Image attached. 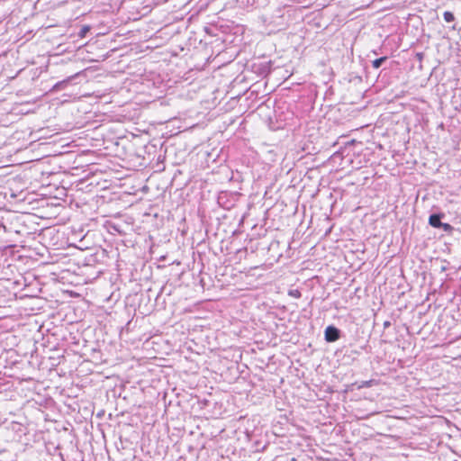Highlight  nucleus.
<instances>
[{
  "instance_id": "5",
  "label": "nucleus",
  "mask_w": 461,
  "mask_h": 461,
  "mask_svg": "<svg viewBox=\"0 0 461 461\" xmlns=\"http://www.w3.org/2000/svg\"><path fill=\"white\" fill-rule=\"evenodd\" d=\"M443 18L447 23H452L455 20L454 14L449 11L444 12Z\"/></svg>"
},
{
  "instance_id": "10",
  "label": "nucleus",
  "mask_w": 461,
  "mask_h": 461,
  "mask_svg": "<svg viewBox=\"0 0 461 461\" xmlns=\"http://www.w3.org/2000/svg\"><path fill=\"white\" fill-rule=\"evenodd\" d=\"M384 326L385 328H386V327H389V326H390V322H389V321H385V322L384 323Z\"/></svg>"
},
{
  "instance_id": "3",
  "label": "nucleus",
  "mask_w": 461,
  "mask_h": 461,
  "mask_svg": "<svg viewBox=\"0 0 461 461\" xmlns=\"http://www.w3.org/2000/svg\"><path fill=\"white\" fill-rule=\"evenodd\" d=\"M79 75V73H76L75 75L71 76V77H68V78L62 80V81H59L58 82L57 84H55L54 86V89L56 90H60V89H63L68 84V82L75 78L76 77H77Z\"/></svg>"
},
{
  "instance_id": "4",
  "label": "nucleus",
  "mask_w": 461,
  "mask_h": 461,
  "mask_svg": "<svg viewBox=\"0 0 461 461\" xmlns=\"http://www.w3.org/2000/svg\"><path fill=\"white\" fill-rule=\"evenodd\" d=\"M387 59V57L384 56V57H381L379 59H376L375 60H373L372 62V67L375 69L379 68L382 64Z\"/></svg>"
},
{
  "instance_id": "2",
  "label": "nucleus",
  "mask_w": 461,
  "mask_h": 461,
  "mask_svg": "<svg viewBox=\"0 0 461 461\" xmlns=\"http://www.w3.org/2000/svg\"><path fill=\"white\" fill-rule=\"evenodd\" d=\"M442 214H431L429 218V223L435 228H440L442 225L441 222Z\"/></svg>"
},
{
  "instance_id": "1",
  "label": "nucleus",
  "mask_w": 461,
  "mask_h": 461,
  "mask_svg": "<svg viewBox=\"0 0 461 461\" xmlns=\"http://www.w3.org/2000/svg\"><path fill=\"white\" fill-rule=\"evenodd\" d=\"M341 331L335 326L330 325L325 329L324 338L327 342H335L339 339Z\"/></svg>"
},
{
  "instance_id": "9",
  "label": "nucleus",
  "mask_w": 461,
  "mask_h": 461,
  "mask_svg": "<svg viewBox=\"0 0 461 461\" xmlns=\"http://www.w3.org/2000/svg\"><path fill=\"white\" fill-rule=\"evenodd\" d=\"M290 294L294 296V297H300L301 296V293L298 290L291 291Z\"/></svg>"
},
{
  "instance_id": "11",
  "label": "nucleus",
  "mask_w": 461,
  "mask_h": 461,
  "mask_svg": "<svg viewBox=\"0 0 461 461\" xmlns=\"http://www.w3.org/2000/svg\"><path fill=\"white\" fill-rule=\"evenodd\" d=\"M417 57L419 58V59H422V54L421 53H418Z\"/></svg>"
},
{
  "instance_id": "7",
  "label": "nucleus",
  "mask_w": 461,
  "mask_h": 461,
  "mask_svg": "<svg viewBox=\"0 0 461 461\" xmlns=\"http://www.w3.org/2000/svg\"><path fill=\"white\" fill-rule=\"evenodd\" d=\"M374 380L365 381L363 382V384L360 387H371L373 385Z\"/></svg>"
},
{
  "instance_id": "8",
  "label": "nucleus",
  "mask_w": 461,
  "mask_h": 461,
  "mask_svg": "<svg viewBox=\"0 0 461 461\" xmlns=\"http://www.w3.org/2000/svg\"><path fill=\"white\" fill-rule=\"evenodd\" d=\"M440 228H442V229H443L444 230H446V231H449V230H452V226H451L450 224H448V223H443V222H442V225H441V227H440Z\"/></svg>"
},
{
  "instance_id": "6",
  "label": "nucleus",
  "mask_w": 461,
  "mask_h": 461,
  "mask_svg": "<svg viewBox=\"0 0 461 461\" xmlns=\"http://www.w3.org/2000/svg\"><path fill=\"white\" fill-rule=\"evenodd\" d=\"M88 31H89L88 26L82 27L78 33L79 37L84 38Z\"/></svg>"
}]
</instances>
